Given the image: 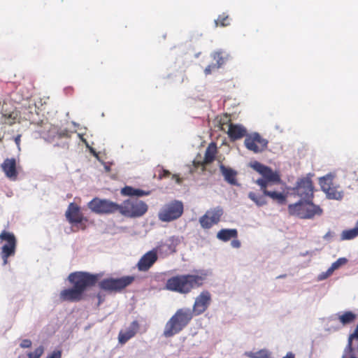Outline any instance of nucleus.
Masks as SVG:
<instances>
[{"instance_id": "f257e3e1", "label": "nucleus", "mask_w": 358, "mask_h": 358, "mask_svg": "<svg viewBox=\"0 0 358 358\" xmlns=\"http://www.w3.org/2000/svg\"><path fill=\"white\" fill-rule=\"evenodd\" d=\"M101 273H90L85 271H76L68 276L71 288L64 289L59 294L62 301L78 302L84 299V293L87 288L94 286L101 278Z\"/></svg>"}, {"instance_id": "f03ea898", "label": "nucleus", "mask_w": 358, "mask_h": 358, "mask_svg": "<svg viewBox=\"0 0 358 358\" xmlns=\"http://www.w3.org/2000/svg\"><path fill=\"white\" fill-rule=\"evenodd\" d=\"M250 166L262 176V178L257 179L255 183L259 186L260 190L263 194L278 204H285L287 196L284 193L268 189V187L272 185L280 183L281 178L280 174L257 161L251 163Z\"/></svg>"}, {"instance_id": "7ed1b4c3", "label": "nucleus", "mask_w": 358, "mask_h": 358, "mask_svg": "<svg viewBox=\"0 0 358 358\" xmlns=\"http://www.w3.org/2000/svg\"><path fill=\"white\" fill-rule=\"evenodd\" d=\"M207 275L204 271H196L192 274L177 275L169 278L165 287L169 291L186 294L203 286Z\"/></svg>"}, {"instance_id": "20e7f679", "label": "nucleus", "mask_w": 358, "mask_h": 358, "mask_svg": "<svg viewBox=\"0 0 358 358\" xmlns=\"http://www.w3.org/2000/svg\"><path fill=\"white\" fill-rule=\"evenodd\" d=\"M192 317L193 313L190 309H178L166 322L163 333L164 336L166 338H169L178 334L189 323Z\"/></svg>"}, {"instance_id": "39448f33", "label": "nucleus", "mask_w": 358, "mask_h": 358, "mask_svg": "<svg viewBox=\"0 0 358 358\" xmlns=\"http://www.w3.org/2000/svg\"><path fill=\"white\" fill-rule=\"evenodd\" d=\"M289 215L297 217L300 219L310 220L315 216H321L323 213L322 208L313 202V200H299L294 203L289 204L287 207Z\"/></svg>"}, {"instance_id": "423d86ee", "label": "nucleus", "mask_w": 358, "mask_h": 358, "mask_svg": "<svg viewBox=\"0 0 358 358\" xmlns=\"http://www.w3.org/2000/svg\"><path fill=\"white\" fill-rule=\"evenodd\" d=\"M148 206L143 201L136 199H129L119 204L118 212L127 217H139L148 211Z\"/></svg>"}, {"instance_id": "0eeeda50", "label": "nucleus", "mask_w": 358, "mask_h": 358, "mask_svg": "<svg viewBox=\"0 0 358 358\" xmlns=\"http://www.w3.org/2000/svg\"><path fill=\"white\" fill-rule=\"evenodd\" d=\"M0 255L3 260V265L8 264V258L13 257L16 252L17 238L13 232L3 230L0 234Z\"/></svg>"}, {"instance_id": "6e6552de", "label": "nucleus", "mask_w": 358, "mask_h": 358, "mask_svg": "<svg viewBox=\"0 0 358 358\" xmlns=\"http://www.w3.org/2000/svg\"><path fill=\"white\" fill-rule=\"evenodd\" d=\"M184 211L182 201H171L164 204L158 213V218L162 222H169L180 217Z\"/></svg>"}, {"instance_id": "1a4fd4ad", "label": "nucleus", "mask_w": 358, "mask_h": 358, "mask_svg": "<svg viewBox=\"0 0 358 358\" xmlns=\"http://www.w3.org/2000/svg\"><path fill=\"white\" fill-rule=\"evenodd\" d=\"M320 185L322 190L329 199L341 200L343 196V192L341 187L334 182V175L329 173L320 178Z\"/></svg>"}, {"instance_id": "9d476101", "label": "nucleus", "mask_w": 358, "mask_h": 358, "mask_svg": "<svg viewBox=\"0 0 358 358\" xmlns=\"http://www.w3.org/2000/svg\"><path fill=\"white\" fill-rule=\"evenodd\" d=\"M134 280L135 277L131 275H126L119 278H109L101 280L99 283V287L105 291L119 292L130 285Z\"/></svg>"}, {"instance_id": "9b49d317", "label": "nucleus", "mask_w": 358, "mask_h": 358, "mask_svg": "<svg viewBox=\"0 0 358 358\" xmlns=\"http://www.w3.org/2000/svg\"><path fill=\"white\" fill-rule=\"evenodd\" d=\"M88 208L96 214H113L118 212L119 204L108 199L94 198L87 203Z\"/></svg>"}, {"instance_id": "f8f14e48", "label": "nucleus", "mask_w": 358, "mask_h": 358, "mask_svg": "<svg viewBox=\"0 0 358 358\" xmlns=\"http://www.w3.org/2000/svg\"><path fill=\"white\" fill-rule=\"evenodd\" d=\"M292 191L300 200H313L314 186L312 180L308 177L299 178Z\"/></svg>"}, {"instance_id": "ddd939ff", "label": "nucleus", "mask_w": 358, "mask_h": 358, "mask_svg": "<svg viewBox=\"0 0 358 358\" xmlns=\"http://www.w3.org/2000/svg\"><path fill=\"white\" fill-rule=\"evenodd\" d=\"M268 143V141L264 138L259 133L247 135L244 141L245 148L254 153L264 151L267 148Z\"/></svg>"}, {"instance_id": "4468645a", "label": "nucleus", "mask_w": 358, "mask_h": 358, "mask_svg": "<svg viewBox=\"0 0 358 358\" xmlns=\"http://www.w3.org/2000/svg\"><path fill=\"white\" fill-rule=\"evenodd\" d=\"M222 215L223 210L220 207L210 209L199 218V223L203 229H210L220 221Z\"/></svg>"}, {"instance_id": "2eb2a0df", "label": "nucleus", "mask_w": 358, "mask_h": 358, "mask_svg": "<svg viewBox=\"0 0 358 358\" xmlns=\"http://www.w3.org/2000/svg\"><path fill=\"white\" fill-rule=\"evenodd\" d=\"M66 220L70 224H80L81 229H85V224L83 222H87V218L83 216V214L80 211V208L75 203H71L65 213Z\"/></svg>"}, {"instance_id": "dca6fc26", "label": "nucleus", "mask_w": 358, "mask_h": 358, "mask_svg": "<svg viewBox=\"0 0 358 358\" xmlns=\"http://www.w3.org/2000/svg\"><path fill=\"white\" fill-rule=\"evenodd\" d=\"M211 301V296L209 292L203 291L195 299L192 313L199 315L204 313L208 308Z\"/></svg>"}, {"instance_id": "f3484780", "label": "nucleus", "mask_w": 358, "mask_h": 358, "mask_svg": "<svg viewBox=\"0 0 358 358\" xmlns=\"http://www.w3.org/2000/svg\"><path fill=\"white\" fill-rule=\"evenodd\" d=\"M158 256L155 250H152L144 254L138 260L136 268L139 271H148L157 261Z\"/></svg>"}, {"instance_id": "a211bd4d", "label": "nucleus", "mask_w": 358, "mask_h": 358, "mask_svg": "<svg viewBox=\"0 0 358 358\" xmlns=\"http://www.w3.org/2000/svg\"><path fill=\"white\" fill-rule=\"evenodd\" d=\"M2 171L6 177L15 180L17 177V164L15 158H7L1 165Z\"/></svg>"}, {"instance_id": "6ab92c4d", "label": "nucleus", "mask_w": 358, "mask_h": 358, "mask_svg": "<svg viewBox=\"0 0 358 358\" xmlns=\"http://www.w3.org/2000/svg\"><path fill=\"white\" fill-rule=\"evenodd\" d=\"M140 325L138 321H133L129 327L124 331H120L118 334V341L120 344H125L129 339L133 338L139 329Z\"/></svg>"}, {"instance_id": "aec40b11", "label": "nucleus", "mask_w": 358, "mask_h": 358, "mask_svg": "<svg viewBox=\"0 0 358 358\" xmlns=\"http://www.w3.org/2000/svg\"><path fill=\"white\" fill-rule=\"evenodd\" d=\"M217 152V148L215 143H210L205 152L204 159L202 162H194L195 166H202L205 167L206 165L212 163L215 159V155Z\"/></svg>"}, {"instance_id": "412c9836", "label": "nucleus", "mask_w": 358, "mask_h": 358, "mask_svg": "<svg viewBox=\"0 0 358 358\" xmlns=\"http://www.w3.org/2000/svg\"><path fill=\"white\" fill-rule=\"evenodd\" d=\"M227 133L231 141H234L247 136L246 129L240 124H230Z\"/></svg>"}, {"instance_id": "4be33fe9", "label": "nucleus", "mask_w": 358, "mask_h": 358, "mask_svg": "<svg viewBox=\"0 0 358 358\" xmlns=\"http://www.w3.org/2000/svg\"><path fill=\"white\" fill-rule=\"evenodd\" d=\"M220 170L224 180L230 185H237L236 176L237 171L230 167L225 166L223 164L220 165Z\"/></svg>"}, {"instance_id": "5701e85b", "label": "nucleus", "mask_w": 358, "mask_h": 358, "mask_svg": "<svg viewBox=\"0 0 358 358\" xmlns=\"http://www.w3.org/2000/svg\"><path fill=\"white\" fill-rule=\"evenodd\" d=\"M238 231L236 229H223L218 231L217 238L222 241H228L231 238H236Z\"/></svg>"}, {"instance_id": "b1692460", "label": "nucleus", "mask_w": 358, "mask_h": 358, "mask_svg": "<svg viewBox=\"0 0 358 358\" xmlns=\"http://www.w3.org/2000/svg\"><path fill=\"white\" fill-rule=\"evenodd\" d=\"M248 198L251 199L257 206H263L267 204V201L265 198V195H259L254 192H250L248 193Z\"/></svg>"}, {"instance_id": "393cba45", "label": "nucleus", "mask_w": 358, "mask_h": 358, "mask_svg": "<svg viewBox=\"0 0 358 358\" xmlns=\"http://www.w3.org/2000/svg\"><path fill=\"white\" fill-rule=\"evenodd\" d=\"M356 317V315L352 311H346L343 315H339L338 320L343 325H346L352 323Z\"/></svg>"}, {"instance_id": "a878e982", "label": "nucleus", "mask_w": 358, "mask_h": 358, "mask_svg": "<svg viewBox=\"0 0 358 358\" xmlns=\"http://www.w3.org/2000/svg\"><path fill=\"white\" fill-rule=\"evenodd\" d=\"M358 236V226L350 229L344 230L341 234V239L352 240Z\"/></svg>"}, {"instance_id": "bb28decb", "label": "nucleus", "mask_w": 358, "mask_h": 358, "mask_svg": "<svg viewBox=\"0 0 358 358\" xmlns=\"http://www.w3.org/2000/svg\"><path fill=\"white\" fill-rule=\"evenodd\" d=\"M213 59L216 61L215 63L216 65H219V69L224 64V62L228 59L229 55L222 51L216 52L213 55Z\"/></svg>"}, {"instance_id": "cd10ccee", "label": "nucleus", "mask_w": 358, "mask_h": 358, "mask_svg": "<svg viewBox=\"0 0 358 358\" xmlns=\"http://www.w3.org/2000/svg\"><path fill=\"white\" fill-rule=\"evenodd\" d=\"M230 21L231 20L229 15L223 13L218 16L217 20H215V27H227L230 24Z\"/></svg>"}, {"instance_id": "c85d7f7f", "label": "nucleus", "mask_w": 358, "mask_h": 358, "mask_svg": "<svg viewBox=\"0 0 358 358\" xmlns=\"http://www.w3.org/2000/svg\"><path fill=\"white\" fill-rule=\"evenodd\" d=\"M245 356L250 358H268L269 353L266 350H260L257 352H246L245 353Z\"/></svg>"}, {"instance_id": "c756f323", "label": "nucleus", "mask_w": 358, "mask_h": 358, "mask_svg": "<svg viewBox=\"0 0 358 358\" xmlns=\"http://www.w3.org/2000/svg\"><path fill=\"white\" fill-rule=\"evenodd\" d=\"M220 124V128L222 131H225L226 129H229V126L230 124H233L231 122V117L227 114L224 115L222 116L219 121Z\"/></svg>"}, {"instance_id": "7c9ffc66", "label": "nucleus", "mask_w": 358, "mask_h": 358, "mask_svg": "<svg viewBox=\"0 0 358 358\" xmlns=\"http://www.w3.org/2000/svg\"><path fill=\"white\" fill-rule=\"evenodd\" d=\"M43 352L44 348L42 345H41L36 349H35L34 352H29L27 354V356L29 358H40L43 354Z\"/></svg>"}, {"instance_id": "2f4dec72", "label": "nucleus", "mask_w": 358, "mask_h": 358, "mask_svg": "<svg viewBox=\"0 0 358 358\" xmlns=\"http://www.w3.org/2000/svg\"><path fill=\"white\" fill-rule=\"evenodd\" d=\"M347 262V259L344 257L338 259L335 262L331 264L330 268L331 270H335L338 268L341 265L345 264Z\"/></svg>"}, {"instance_id": "473e14b6", "label": "nucleus", "mask_w": 358, "mask_h": 358, "mask_svg": "<svg viewBox=\"0 0 358 358\" xmlns=\"http://www.w3.org/2000/svg\"><path fill=\"white\" fill-rule=\"evenodd\" d=\"M121 193H122V194L125 195V196H134L135 188L130 187V186H126L122 189Z\"/></svg>"}, {"instance_id": "72a5a7b5", "label": "nucleus", "mask_w": 358, "mask_h": 358, "mask_svg": "<svg viewBox=\"0 0 358 358\" xmlns=\"http://www.w3.org/2000/svg\"><path fill=\"white\" fill-rule=\"evenodd\" d=\"M218 69H219V65H216L215 64L213 63L206 67V69H204V73L207 76V75L210 74L213 71Z\"/></svg>"}, {"instance_id": "f704fd0d", "label": "nucleus", "mask_w": 358, "mask_h": 358, "mask_svg": "<svg viewBox=\"0 0 358 358\" xmlns=\"http://www.w3.org/2000/svg\"><path fill=\"white\" fill-rule=\"evenodd\" d=\"M150 194V191H145L140 189H136L135 188V193L134 196H148Z\"/></svg>"}, {"instance_id": "c9c22d12", "label": "nucleus", "mask_w": 358, "mask_h": 358, "mask_svg": "<svg viewBox=\"0 0 358 358\" xmlns=\"http://www.w3.org/2000/svg\"><path fill=\"white\" fill-rule=\"evenodd\" d=\"M31 341L29 339H24L22 341V342L20 344V346L22 348H29L31 346Z\"/></svg>"}, {"instance_id": "e433bc0d", "label": "nucleus", "mask_w": 358, "mask_h": 358, "mask_svg": "<svg viewBox=\"0 0 358 358\" xmlns=\"http://www.w3.org/2000/svg\"><path fill=\"white\" fill-rule=\"evenodd\" d=\"M62 357V350H54L51 354L48 355L46 358H61Z\"/></svg>"}, {"instance_id": "4c0bfd02", "label": "nucleus", "mask_w": 358, "mask_h": 358, "mask_svg": "<svg viewBox=\"0 0 358 358\" xmlns=\"http://www.w3.org/2000/svg\"><path fill=\"white\" fill-rule=\"evenodd\" d=\"M171 176V173L168 170L162 169L159 173V179L162 180Z\"/></svg>"}, {"instance_id": "58836bf2", "label": "nucleus", "mask_w": 358, "mask_h": 358, "mask_svg": "<svg viewBox=\"0 0 358 358\" xmlns=\"http://www.w3.org/2000/svg\"><path fill=\"white\" fill-rule=\"evenodd\" d=\"M231 245L234 248H239L241 247V242L236 238H234V240L231 242Z\"/></svg>"}, {"instance_id": "ea45409f", "label": "nucleus", "mask_w": 358, "mask_h": 358, "mask_svg": "<svg viewBox=\"0 0 358 358\" xmlns=\"http://www.w3.org/2000/svg\"><path fill=\"white\" fill-rule=\"evenodd\" d=\"M169 241L171 242V245H173L174 247H176L179 242L178 239L177 238H175L174 236L171 237Z\"/></svg>"}, {"instance_id": "a19ab883", "label": "nucleus", "mask_w": 358, "mask_h": 358, "mask_svg": "<svg viewBox=\"0 0 358 358\" xmlns=\"http://www.w3.org/2000/svg\"><path fill=\"white\" fill-rule=\"evenodd\" d=\"M96 297L98 298V306H99L103 302L104 296H103L101 293H98Z\"/></svg>"}, {"instance_id": "79ce46f5", "label": "nucleus", "mask_w": 358, "mask_h": 358, "mask_svg": "<svg viewBox=\"0 0 358 358\" xmlns=\"http://www.w3.org/2000/svg\"><path fill=\"white\" fill-rule=\"evenodd\" d=\"M15 143H16L17 146L18 147V148L20 149V141H21V135L20 134H18L15 137Z\"/></svg>"}, {"instance_id": "37998d69", "label": "nucleus", "mask_w": 358, "mask_h": 358, "mask_svg": "<svg viewBox=\"0 0 358 358\" xmlns=\"http://www.w3.org/2000/svg\"><path fill=\"white\" fill-rule=\"evenodd\" d=\"M172 178L176 180V182L177 183H180L181 182V179H180V178L178 175H176V174L173 175L172 176Z\"/></svg>"}, {"instance_id": "c03bdc74", "label": "nucleus", "mask_w": 358, "mask_h": 358, "mask_svg": "<svg viewBox=\"0 0 358 358\" xmlns=\"http://www.w3.org/2000/svg\"><path fill=\"white\" fill-rule=\"evenodd\" d=\"M282 358H294V355L292 352H288L287 353L286 356L283 357Z\"/></svg>"}, {"instance_id": "a18cd8bd", "label": "nucleus", "mask_w": 358, "mask_h": 358, "mask_svg": "<svg viewBox=\"0 0 358 358\" xmlns=\"http://www.w3.org/2000/svg\"><path fill=\"white\" fill-rule=\"evenodd\" d=\"M330 236H331V232L329 231V232H328V233H327V234H326V235L324 236V238H327V237H330Z\"/></svg>"}, {"instance_id": "49530a36", "label": "nucleus", "mask_w": 358, "mask_h": 358, "mask_svg": "<svg viewBox=\"0 0 358 358\" xmlns=\"http://www.w3.org/2000/svg\"><path fill=\"white\" fill-rule=\"evenodd\" d=\"M105 169H106V170L107 171H110V167H109V166H105Z\"/></svg>"}, {"instance_id": "de8ad7c7", "label": "nucleus", "mask_w": 358, "mask_h": 358, "mask_svg": "<svg viewBox=\"0 0 358 358\" xmlns=\"http://www.w3.org/2000/svg\"><path fill=\"white\" fill-rule=\"evenodd\" d=\"M357 224H358V220H357Z\"/></svg>"}, {"instance_id": "09e8293b", "label": "nucleus", "mask_w": 358, "mask_h": 358, "mask_svg": "<svg viewBox=\"0 0 358 358\" xmlns=\"http://www.w3.org/2000/svg\"><path fill=\"white\" fill-rule=\"evenodd\" d=\"M343 358H344V357H343Z\"/></svg>"}]
</instances>
